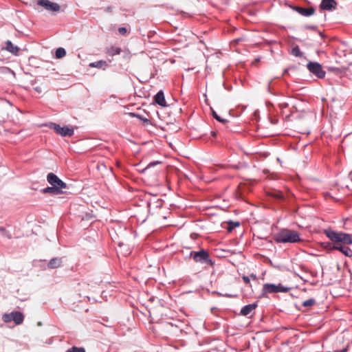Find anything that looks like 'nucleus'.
<instances>
[{"mask_svg":"<svg viewBox=\"0 0 352 352\" xmlns=\"http://www.w3.org/2000/svg\"><path fill=\"white\" fill-rule=\"evenodd\" d=\"M6 49L14 55H17L19 51V48L17 46L13 45L12 43L10 41L6 42Z\"/></svg>","mask_w":352,"mask_h":352,"instance_id":"obj_15","label":"nucleus"},{"mask_svg":"<svg viewBox=\"0 0 352 352\" xmlns=\"http://www.w3.org/2000/svg\"><path fill=\"white\" fill-rule=\"evenodd\" d=\"M34 89L36 92L39 94L42 92V89L40 87H35Z\"/></svg>","mask_w":352,"mask_h":352,"instance_id":"obj_28","label":"nucleus"},{"mask_svg":"<svg viewBox=\"0 0 352 352\" xmlns=\"http://www.w3.org/2000/svg\"><path fill=\"white\" fill-rule=\"evenodd\" d=\"M37 4L51 12H59L60 9V7L58 3L51 2L49 0H38Z\"/></svg>","mask_w":352,"mask_h":352,"instance_id":"obj_8","label":"nucleus"},{"mask_svg":"<svg viewBox=\"0 0 352 352\" xmlns=\"http://www.w3.org/2000/svg\"><path fill=\"white\" fill-rule=\"evenodd\" d=\"M118 32L120 34H125L127 32V30L126 28H124V27H121V28H118Z\"/></svg>","mask_w":352,"mask_h":352,"instance_id":"obj_26","label":"nucleus"},{"mask_svg":"<svg viewBox=\"0 0 352 352\" xmlns=\"http://www.w3.org/2000/svg\"><path fill=\"white\" fill-rule=\"evenodd\" d=\"M292 54L296 56V57H301L302 56V53L300 52V48L298 46H295L292 50Z\"/></svg>","mask_w":352,"mask_h":352,"instance_id":"obj_21","label":"nucleus"},{"mask_svg":"<svg viewBox=\"0 0 352 352\" xmlns=\"http://www.w3.org/2000/svg\"><path fill=\"white\" fill-rule=\"evenodd\" d=\"M270 195L278 199H283L284 198L283 193L280 191L272 192L270 193Z\"/></svg>","mask_w":352,"mask_h":352,"instance_id":"obj_22","label":"nucleus"},{"mask_svg":"<svg viewBox=\"0 0 352 352\" xmlns=\"http://www.w3.org/2000/svg\"><path fill=\"white\" fill-rule=\"evenodd\" d=\"M213 117L220 122L225 123L227 122L226 120L221 118L214 111H212Z\"/></svg>","mask_w":352,"mask_h":352,"instance_id":"obj_24","label":"nucleus"},{"mask_svg":"<svg viewBox=\"0 0 352 352\" xmlns=\"http://www.w3.org/2000/svg\"><path fill=\"white\" fill-rule=\"evenodd\" d=\"M295 10L301 15L305 16H309L314 14L315 9L313 7L302 8L296 7Z\"/></svg>","mask_w":352,"mask_h":352,"instance_id":"obj_11","label":"nucleus"},{"mask_svg":"<svg viewBox=\"0 0 352 352\" xmlns=\"http://www.w3.org/2000/svg\"><path fill=\"white\" fill-rule=\"evenodd\" d=\"M242 278H243V281H244L246 284H248V285H249V284H250V277H249V276H247L243 275V276H242Z\"/></svg>","mask_w":352,"mask_h":352,"instance_id":"obj_27","label":"nucleus"},{"mask_svg":"<svg viewBox=\"0 0 352 352\" xmlns=\"http://www.w3.org/2000/svg\"><path fill=\"white\" fill-rule=\"evenodd\" d=\"M121 48L116 46H111L106 49V54L110 56L120 54L121 52Z\"/></svg>","mask_w":352,"mask_h":352,"instance_id":"obj_14","label":"nucleus"},{"mask_svg":"<svg viewBox=\"0 0 352 352\" xmlns=\"http://www.w3.org/2000/svg\"><path fill=\"white\" fill-rule=\"evenodd\" d=\"M337 2L335 0H322L320 5L322 10H332L336 8Z\"/></svg>","mask_w":352,"mask_h":352,"instance_id":"obj_10","label":"nucleus"},{"mask_svg":"<svg viewBox=\"0 0 352 352\" xmlns=\"http://www.w3.org/2000/svg\"><path fill=\"white\" fill-rule=\"evenodd\" d=\"M50 127L53 129L57 134L63 137H71L74 135V129L72 127H69L67 126L62 127L60 125L55 123H52L50 124Z\"/></svg>","mask_w":352,"mask_h":352,"instance_id":"obj_7","label":"nucleus"},{"mask_svg":"<svg viewBox=\"0 0 352 352\" xmlns=\"http://www.w3.org/2000/svg\"><path fill=\"white\" fill-rule=\"evenodd\" d=\"M62 261L60 258H54L51 259L48 263V267L50 269H55L61 265Z\"/></svg>","mask_w":352,"mask_h":352,"instance_id":"obj_17","label":"nucleus"},{"mask_svg":"<svg viewBox=\"0 0 352 352\" xmlns=\"http://www.w3.org/2000/svg\"><path fill=\"white\" fill-rule=\"evenodd\" d=\"M66 352H85V349L83 347L72 346L67 349Z\"/></svg>","mask_w":352,"mask_h":352,"instance_id":"obj_23","label":"nucleus"},{"mask_svg":"<svg viewBox=\"0 0 352 352\" xmlns=\"http://www.w3.org/2000/svg\"><path fill=\"white\" fill-rule=\"evenodd\" d=\"M43 193H49L52 195H60L64 192L63 190H58L54 186L47 187L43 190Z\"/></svg>","mask_w":352,"mask_h":352,"instance_id":"obj_18","label":"nucleus"},{"mask_svg":"<svg viewBox=\"0 0 352 352\" xmlns=\"http://www.w3.org/2000/svg\"><path fill=\"white\" fill-rule=\"evenodd\" d=\"M66 55V51L63 47H58L56 50V58H62Z\"/></svg>","mask_w":352,"mask_h":352,"instance_id":"obj_19","label":"nucleus"},{"mask_svg":"<svg viewBox=\"0 0 352 352\" xmlns=\"http://www.w3.org/2000/svg\"><path fill=\"white\" fill-rule=\"evenodd\" d=\"M316 304V300L313 298L306 300L302 302V305L305 307H312Z\"/></svg>","mask_w":352,"mask_h":352,"instance_id":"obj_20","label":"nucleus"},{"mask_svg":"<svg viewBox=\"0 0 352 352\" xmlns=\"http://www.w3.org/2000/svg\"><path fill=\"white\" fill-rule=\"evenodd\" d=\"M287 290V289L282 287L280 284L278 285L269 283L263 285V292L265 293H278L280 292H286Z\"/></svg>","mask_w":352,"mask_h":352,"instance_id":"obj_9","label":"nucleus"},{"mask_svg":"<svg viewBox=\"0 0 352 352\" xmlns=\"http://www.w3.org/2000/svg\"><path fill=\"white\" fill-rule=\"evenodd\" d=\"M151 165H152V164H149V165L147 166V168H148Z\"/></svg>","mask_w":352,"mask_h":352,"instance_id":"obj_32","label":"nucleus"},{"mask_svg":"<svg viewBox=\"0 0 352 352\" xmlns=\"http://www.w3.org/2000/svg\"><path fill=\"white\" fill-rule=\"evenodd\" d=\"M129 115L131 116V117H137L139 119H141L142 120H143L144 122H148V120L147 118H144V119H142V116H139V115H137L136 113H130Z\"/></svg>","mask_w":352,"mask_h":352,"instance_id":"obj_25","label":"nucleus"},{"mask_svg":"<svg viewBox=\"0 0 352 352\" xmlns=\"http://www.w3.org/2000/svg\"><path fill=\"white\" fill-rule=\"evenodd\" d=\"M155 102L162 107H166V103L164 98V95L162 91H160L155 96Z\"/></svg>","mask_w":352,"mask_h":352,"instance_id":"obj_12","label":"nucleus"},{"mask_svg":"<svg viewBox=\"0 0 352 352\" xmlns=\"http://www.w3.org/2000/svg\"><path fill=\"white\" fill-rule=\"evenodd\" d=\"M324 233L333 242V244H329L330 250H337L346 256H352V250L344 245L352 244V234L342 232H336L332 230H326Z\"/></svg>","mask_w":352,"mask_h":352,"instance_id":"obj_1","label":"nucleus"},{"mask_svg":"<svg viewBox=\"0 0 352 352\" xmlns=\"http://www.w3.org/2000/svg\"><path fill=\"white\" fill-rule=\"evenodd\" d=\"M193 260L196 263L207 264L210 266L214 265V262L210 258V255L205 250H201L197 252H192L190 254Z\"/></svg>","mask_w":352,"mask_h":352,"instance_id":"obj_3","label":"nucleus"},{"mask_svg":"<svg viewBox=\"0 0 352 352\" xmlns=\"http://www.w3.org/2000/svg\"><path fill=\"white\" fill-rule=\"evenodd\" d=\"M2 319L5 322H10L13 320L16 324L19 325L23 322L24 316L19 311H13L8 314H4Z\"/></svg>","mask_w":352,"mask_h":352,"instance_id":"obj_5","label":"nucleus"},{"mask_svg":"<svg viewBox=\"0 0 352 352\" xmlns=\"http://www.w3.org/2000/svg\"><path fill=\"white\" fill-rule=\"evenodd\" d=\"M89 66L90 67H96V68H98V69H104L108 66V64L105 60H98L96 62H93V63H89Z\"/></svg>","mask_w":352,"mask_h":352,"instance_id":"obj_16","label":"nucleus"},{"mask_svg":"<svg viewBox=\"0 0 352 352\" xmlns=\"http://www.w3.org/2000/svg\"><path fill=\"white\" fill-rule=\"evenodd\" d=\"M309 71L319 78H323L325 76V72L322 69L320 64L316 62H309L307 65Z\"/></svg>","mask_w":352,"mask_h":352,"instance_id":"obj_6","label":"nucleus"},{"mask_svg":"<svg viewBox=\"0 0 352 352\" xmlns=\"http://www.w3.org/2000/svg\"><path fill=\"white\" fill-rule=\"evenodd\" d=\"M211 133H212V135L213 137H216L217 136V133L215 131H212Z\"/></svg>","mask_w":352,"mask_h":352,"instance_id":"obj_31","label":"nucleus"},{"mask_svg":"<svg viewBox=\"0 0 352 352\" xmlns=\"http://www.w3.org/2000/svg\"><path fill=\"white\" fill-rule=\"evenodd\" d=\"M249 277L250 278H251L254 280H256L257 279L256 275L254 274H251Z\"/></svg>","mask_w":352,"mask_h":352,"instance_id":"obj_29","label":"nucleus"},{"mask_svg":"<svg viewBox=\"0 0 352 352\" xmlns=\"http://www.w3.org/2000/svg\"><path fill=\"white\" fill-rule=\"evenodd\" d=\"M273 239L277 243H294L302 241L297 231L287 228L280 230L274 235Z\"/></svg>","mask_w":352,"mask_h":352,"instance_id":"obj_2","label":"nucleus"},{"mask_svg":"<svg viewBox=\"0 0 352 352\" xmlns=\"http://www.w3.org/2000/svg\"><path fill=\"white\" fill-rule=\"evenodd\" d=\"M47 180L51 186L56 188L58 190H63V189L67 188V184L53 173H50L47 175Z\"/></svg>","mask_w":352,"mask_h":352,"instance_id":"obj_4","label":"nucleus"},{"mask_svg":"<svg viewBox=\"0 0 352 352\" xmlns=\"http://www.w3.org/2000/svg\"><path fill=\"white\" fill-rule=\"evenodd\" d=\"M346 351H347V349L345 348L340 351H336L335 352H346Z\"/></svg>","mask_w":352,"mask_h":352,"instance_id":"obj_30","label":"nucleus"},{"mask_svg":"<svg viewBox=\"0 0 352 352\" xmlns=\"http://www.w3.org/2000/svg\"><path fill=\"white\" fill-rule=\"evenodd\" d=\"M256 305L253 303V304H250V305H245L244 306L241 310V314L243 315V316H248L249 315L253 310H254L256 307Z\"/></svg>","mask_w":352,"mask_h":352,"instance_id":"obj_13","label":"nucleus"}]
</instances>
